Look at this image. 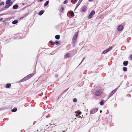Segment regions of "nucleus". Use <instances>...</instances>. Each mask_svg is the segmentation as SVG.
I'll use <instances>...</instances> for the list:
<instances>
[{
  "instance_id": "9d476101",
  "label": "nucleus",
  "mask_w": 132,
  "mask_h": 132,
  "mask_svg": "<svg viewBox=\"0 0 132 132\" xmlns=\"http://www.w3.org/2000/svg\"><path fill=\"white\" fill-rule=\"evenodd\" d=\"M95 13V12L94 11H92L90 13L88 16V18L89 19L92 18V17L93 15H94Z\"/></svg>"
},
{
  "instance_id": "c85d7f7f",
  "label": "nucleus",
  "mask_w": 132,
  "mask_h": 132,
  "mask_svg": "<svg viewBox=\"0 0 132 132\" xmlns=\"http://www.w3.org/2000/svg\"><path fill=\"white\" fill-rule=\"evenodd\" d=\"M71 2L73 4H75L74 1L73 0H71Z\"/></svg>"
},
{
  "instance_id": "f257e3e1",
  "label": "nucleus",
  "mask_w": 132,
  "mask_h": 132,
  "mask_svg": "<svg viewBox=\"0 0 132 132\" xmlns=\"http://www.w3.org/2000/svg\"><path fill=\"white\" fill-rule=\"evenodd\" d=\"M6 5L5 6V7L7 9L9 8L12 4V3L11 1V0H6Z\"/></svg>"
},
{
  "instance_id": "7c9ffc66",
  "label": "nucleus",
  "mask_w": 132,
  "mask_h": 132,
  "mask_svg": "<svg viewBox=\"0 0 132 132\" xmlns=\"http://www.w3.org/2000/svg\"><path fill=\"white\" fill-rule=\"evenodd\" d=\"M82 0H79L78 2L81 3V2H82Z\"/></svg>"
},
{
  "instance_id": "2eb2a0df",
  "label": "nucleus",
  "mask_w": 132,
  "mask_h": 132,
  "mask_svg": "<svg viewBox=\"0 0 132 132\" xmlns=\"http://www.w3.org/2000/svg\"><path fill=\"white\" fill-rule=\"evenodd\" d=\"M17 110V109L16 108H14L13 109L11 110V111L13 112H16Z\"/></svg>"
},
{
  "instance_id": "39448f33",
  "label": "nucleus",
  "mask_w": 132,
  "mask_h": 132,
  "mask_svg": "<svg viewBox=\"0 0 132 132\" xmlns=\"http://www.w3.org/2000/svg\"><path fill=\"white\" fill-rule=\"evenodd\" d=\"M50 43H51L52 45H53L55 44L56 45H57L60 43V42L58 41H56L54 42H53L52 41H50Z\"/></svg>"
},
{
  "instance_id": "a211bd4d",
  "label": "nucleus",
  "mask_w": 132,
  "mask_h": 132,
  "mask_svg": "<svg viewBox=\"0 0 132 132\" xmlns=\"http://www.w3.org/2000/svg\"><path fill=\"white\" fill-rule=\"evenodd\" d=\"M44 13V12L42 10L40 11L38 13L39 15H42Z\"/></svg>"
},
{
  "instance_id": "20e7f679",
  "label": "nucleus",
  "mask_w": 132,
  "mask_h": 132,
  "mask_svg": "<svg viewBox=\"0 0 132 132\" xmlns=\"http://www.w3.org/2000/svg\"><path fill=\"white\" fill-rule=\"evenodd\" d=\"M34 74L33 73H31V74L29 75L28 76H26L25 77L21 80L22 81H23L27 80L30 79L32 76Z\"/></svg>"
},
{
  "instance_id": "b1692460",
  "label": "nucleus",
  "mask_w": 132,
  "mask_h": 132,
  "mask_svg": "<svg viewBox=\"0 0 132 132\" xmlns=\"http://www.w3.org/2000/svg\"><path fill=\"white\" fill-rule=\"evenodd\" d=\"M123 69L124 71H126L127 70V68L126 67H124L123 68Z\"/></svg>"
},
{
  "instance_id": "aec40b11",
  "label": "nucleus",
  "mask_w": 132,
  "mask_h": 132,
  "mask_svg": "<svg viewBox=\"0 0 132 132\" xmlns=\"http://www.w3.org/2000/svg\"><path fill=\"white\" fill-rule=\"evenodd\" d=\"M11 85L10 84H8L6 85V88H9L11 86Z\"/></svg>"
},
{
  "instance_id": "f3484780",
  "label": "nucleus",
  "mask_w": 132,
  "mask_h": 132,
  "mask_svg": "<svg viewBox=\"0 0 132 132\" xmlns=\"http://www.w3.org/2000/svg\"><path fill=\"white\" fill-rule=\"evenodd\" d=\"M55 37L56 39H59L60 38V36L59 35H56L55 36Z\"/></svg>"
},
{
  "instance_id": "0eeeda50",
  "label": "nucleus",
  "mask_w": 132,
  "mask_h": 132,
  "mask_svg": "<svg viewBox=\"0 0 132 132\" xmlns=\"http://www.w3.org/2000/svg\"><path fill=\"white\" fill-rule=\"evenodd\" d=\"M123 26L121 25H119L117 28V30L118 31H121L123 29Z\"/></svg>"
},
{
  "instance_id": "6e6552de",
  "label": "nucleus",
  "mask_w": 132,
  "mask_h": 132,
  "mask_svg": "<svg viewBox=\"0 0 132 132\" xmlns=\"http://www.w3.org/2000/svg\"><path fill=\"white\" fill-rule=\"evenodd\" d=\"M112 47H113L112 46H111V47L108 48V49L104 51L103 52V54H105L107 52H108L112 48Z\"/></svg>"
},
{
  "instance_id": "a878e982",
  "label": "nucleus",
  "mask_w": 132,
  "mask_h": 132,
  "mask_svg": "<svg viewBox=\"0 0 132 132\" xmlns=\"http://www.w3.org/2000/svg\"><path fill=\"white\" fill-rule=\"evenodd\" d=\"M73 102H76L77 101V99L76 98H75L73 99Z\"/></svg>"
},
{
  "instance_id": "f704fd0d",
  "label": "nucleus",
  "mask_w": 132,
  "mask_h": 132,
  "mask_svg": "<svg viewBox=\"0 0 132 132\" xmlns=\"http://www.w3.org/2000/svg\"><path fill=\"white\" fill-rule=\"evenodd\" d=\"M130 57L131 58H132V55H130Z\"/></svg>"
},
{
  "instance_id": "f03ea898",
  "label": "nucleus",
  "mask_w": 132,
  "mask_h": 132,
  "mask_svg": "<svg viewBox=\"0 0 132 132\" xmlns=\"http://www.w3.org/2000/svg\"><path fill=\"white\" fill-rule=\"evenodd\" d=\"M78 36V33L77 32H76L73 36L72 39V43L73 44L75 43L76 42V40L77 39Z\"/></svg>"
},
{
  "instance_id": "72a5a7b5",
  "label": "nucleus",
  "mask_w": 132,
  "mask_h": 132,
  "mask_svg": "<svg viewBox=\"0 0 132 132\" xmlns=\"http://www.w3.org/2000/svg\"><path fill=\"white\" fill-rule=\"evenodd\" d=\"M39 0L40 1V2H42L44 0Z\"/></svg>"
},
{
  "instance_id": "5701e85b",
  "label": "nucleus",
  "mask_w": 132,
  "mask_h": 132,
  "mask_svg": "<svg viewBox=\"0 0 132 132\" xmlns=\"http://www.w3.org/2000/svg\"><path fill=\"white\" fill-rule=\"evenodd\" d=\"M5 3L4 2H1L0 3V5H3Z\"/></svg>"
},
{
  "instance_id": "cd10ccee",
  "label": "nucleus",
  "mask_w": 132,
  "mask_h": 132,
  "mask_svg": "<svg viewBox=\"0 0 132 132\" xmlns=\"http://www.w3.org/2000/svg\"><path fill=\"white\" fill-rule=\"evenodd\" d=\"M100 104L101 105H103V101H101L100 102Z\"/></svg>"
},
{
  "instance_id": "9b49d317",
  "label": "nucleus",
  "mask_w": 132,
  "mask_h": 132,
  "mask_svg": "<svg viewBox=\"0 0 132 132\" xmlns=\"http://www.w3.org/2000/svg\"><path fill=\"white\" fill-rule=\"evenodd\" d=\"M76 112H77V113L76 115V117H78L81 113V112L79 111H78L77 112H75V113Z\"/></svg>"
},
{
  "instance_id": "4be33fe9",
  "label": "nucleus",
  "mask_w": 132,
  "mask_h": 132,
  "mask_svg": "<svg viewBox=\"0 0 132 132\" xmlns=\"http://www.w3.org/2000/svg\"><path fill=\"white\" fill-rule=\"evenodd\" d=\"M49 1H48L46 2L45 3L44 5V6H46L49 3Z\"/></svg>"
},
{
  "instance_id": "393cba45",
  "label": "nucleus",
  "mask_w": 132,
  "mask_h": 132,
  "mask_svg": "<svg viewBox=\"0 0 132 132\" xmlns=\"http://www.w3.org/2000/svg\"><path fill=\"white\" fill-rule=\"evenodd\" d=\"M80 4V3L78 2L77 4L76 5V7L75 8V10L78 7V6Z\"/></svg>"
},
{
  "instance_id": "f8f14e48",
  "label": "nucleus",
  "mask_w": 132,
  "mask_h": 132,
  "mask_svg": "<svg viewBox=\"0 0 132 132\" xmlns=\"http://www.w3.org/2000/svg\"><path fill=\"white\" fill-rule=\"evenodd\" d=\"M18 5L15 4L13 6V9H16L18 7Z\"/></svg>"
},
{
  "instance_id": "4468645a",
  "label": "nucleus",
  "mask_w": 132,
  "mask_h": 132,
  "mask_svg": "<svg viewBox=\"0 0 132 132\" xmlns=\"http://www.w3.org/2000/svg\"><path fill=\"white\" fill-rule=\"evenodd\" d=\"M128 63V61H124L123 62V64L124 66H126L127 65Z\"/></svg>"
},
{
  "instance_id": "bb28decb",
  "label": "nucleus",
  "mask_w": 132,
  "mask_h": 132,
  "mask_svg": "<svg viewBox=\"0 0 132 132\" xmlns=\"http://www.w3.org/2000/svg\"><path fill=\"white\" fill-rule=\"evenodd\" d=\"M68 1L67 0H65L64 2V4H66L68 3Z\"/></svg>"
},
{
  "instance_id": "1a4fd4ad",
  "label": "nucleus",
  "mask_w": 132,
  "mask_h": 132,
  "mask_svg": "<svg viewBox=\"0 0 132 132\" xmlns=\"http://www.w3.org/2000/svg\"><path fill=\"white\" fill-rule=\"evenodd\" d=\"M117 88H116L112 91L110 94L109 98L112 96L116 91Z\"/></svg>"
},
{
  "instance_id": "6ab92c4d",
  "label": "nucleus",
  "mask_w": 132,
  "mask_h": 132,
  "mask_svg": "<svg viewBox=\"0 0 132 132\" xmlns=\"http://www.w3.org/2000/svg\"><path fill=\"white\" fill-rule=\"evenodd\" d=\"M18 22V21L17 20H15L12 22L13 24H14L17 23Z\"/></svg>"
},
{
  "instance_id": "7ed1b4c3",
  "label": "nucleus",
  "mask_w": 132,
  "mask_h": 132,
  "mask_svg": "<svg viewBox=\"0 0 132 132\" xmlns=\"http://www.w3.org/2000/svg\"><path fill=\"white\" fill-rule=\"evenodd\" d=\"M103 90V89H102L96 90L95 91V94L96 96H100L102 94V92Z\"/></svg>"
},
{
  "instance_id": "ddd939ff",
  "label": "nucleus",
  "mask_w": 132,
  "mask_h": 132,
  "mask_svg": "<svg viewBox=\"0 0 132 132\" xmlns=\"http://www.w3.org/2000/svg\"><path fill=\"white\" fill-rule=\"evenodd\" d=\"M87 9L86 7L85 6L83 7L82 9V11L83 12H85L86 11V9Z\"/></svg>"
},
{
  "instance_id": "c9c22d12",
  "label": "nucleus",
  "mask_w": 132,
  "mask_h": 132,
  "mask_svg": "<svg viewBox=\"0 0 132 132\" xmlns=\"http://www.w3.org/2000/svg\"><path fill=\"white\" fill-rule=\"evenodd\" d=\"M100 113H101V112H102V111H101V110H100Z\"/></svg>"
},
{
  "instance_id": "423d86ee",
  "label": "nucleus",
  "mask_w": 132,
  "mask_h": 132,
  "mask_svg": "<svg viewBox=\"0 0 132 132\" xmlns=\"http://www.w3.org/2000/svg\"><path fill=\"white\" fill-rule=\"evenodd\" d=\"M97 108H94L92 109L90 111V113L94 114L98 111Z\"/></svg>"
},
{
  "instance_id": "dca6fc26",
  "label": "nucleus",
  "mask_w": 132,
  "mask_h": 132,
  "mask_svg": "<svg viewBox=\"0 0 132 132\" xmlns=\"http://www.w3.org/2000/svg\"><path fill=\"white\" fill-rule=\"evenodd\" d=\"M70 54L69 53L67 54L65 56L66 58H67L69 57L70 56Z\"/></svg>"
},
{
  "instance_id": "473e14b6",
  "label": "nucleus",
  "mask_w": 132,
  "mask_h": 132,
  "mask_svg": "<svg viewBox=\"0 0 132 132\" xmlns=\"http://www.w3.org/2000/svg\"><path fill=\"white\" fill-rule=\"evenodd\" d=\"M55 76L56 77V78H57L58 77V75H56Z\"/></svg>"
},
{
  "instance_id": "e433bc0d",
  "label": "nucleus",
  "mask_w": 132,
  "mask_h": 132,
  "mask_svg": "<svg viewBox=\"0 0 132 132\" xmlns=\"http://www.w3.org/2000/svg\"><path fill=\"white\" fill-rule=\"evenodd\" d=\"M62 131L63 132H64V131H63L62 130Z\"/></svg>"
},
{
  "instance_id": "4c0bfd02",
  "label": "nucleus",
  "mask_w": 132,
  "mask_h": 132,
  "mask_svg": "<svg viewBox=\"0 0 132 132\" xmlns=\"http://www.w3.org/2000/svg\"><path fill=\"white\" fill-rule=\"evenodd\" d=\"M76 119V118H75V119Z\"/></svg>"
},
{
  "instance_id": "2f4dec72",
  "label": "nucleus",
  "mask_w": 132,
  "mask_h": 132,
  "mask_svg": "<svg viewBox=\"0 0 132 132\" xmlns=\"http://www.w3.org/2000/svg\"><path fill=\"white\" fill-rule=\"evenodd\" d=\"M61 9L62 10H64V8L63 7H62L61 8Z\"/></svg>"
},
{
  "instance_id": "412c9836",
  "label": "nucleus",
  "mask_w": 132,
  "mask_h": 132,
  "mask_svg": "<svg viewBox=\"0 0 132 132\" xmlns=\"http://www.w3.org/2000/svg\"><path fill=\"white\" fill-rule=\"evenodd\" d=\"M70 14L72 16H73L74 15V14L73 13L72 11H70Z\"/></svg>"
},
{
  "instance_id": "c756f323",
  "label": "nucleus",
  "mask_w": 132,
  "mask_h": 132,
  "mask_svg": "<svg viewBox=\"0 0 132 132\" xmlns=\"http://www.w3.org/2000/svg\"><path fill=\"white\" fill-rule=\"evenodd\" d=\"M85 59V58H84L83 60H82V61H81V62L80 63V64H79V65H80V64H81V63H82V62L84 60V59Z\"/></svg>"
}]
</instances>
